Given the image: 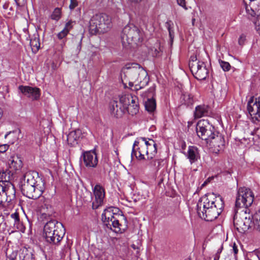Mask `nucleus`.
I'll list each match as a JSON object with an SVG mask.
<instances>
[{
    "label": "nucleus",
    "mask_w": 260,
    "mask_h": 260,
    "mask_svg": "<svg viewBox=\"0 0 260 260\" xmlns=\"http://www.w3.org/2000/svg\"><path fill=\"white\" fill-rule=\"evenodd\" d=\"M254 200V194L249 188H240L238 191L235 206L236 208H245L241 211V213L238 214L235 210L234 216V225L235 229L240 233H244L250 227L252 220L249 215H247L249 210L247 208L250 206Z\"/></svg>",
    "instance_id": "obj_1"
},
{
    "label": "nucleus",
    "mask_w": 260,
    "mask_h": 260,
    "mask_svg": "<svg viewBox=\"0 0 260 260\" xmlns=\"http://www.w3.org/2000/svg\"><path fill=\"white\" fill-rule=\"evenodd\" d=\"M224 202L221 196L214 193H208L203 196L197 204V212L202 219L213 221L221 213Z\"/></svg>",
    "instance_id": "obj_2"
},
{
    "label": "nucleus",
    "mask_w": 260,
    "mask_h": 260,
    "mask_svg": "<svg viewBox=\"0 0 260 260\" xmlns=\"http://www.w3.org/2000/svg\"><path fill=\"white\" fill-rule=\"evenodd\" d=\"M45 182L36 172H27L24 176L21 185L22 194L29 199H38L45 190Z\"/></svg>",
    "instance_id": "obj_3"
},
{
    "label": "nucleus",
    "mask_w": 260,
    "mask_h": 260,
    "mask_svg": "<svg viewBox=\"0 0 260 260\" xmlns=\"http://www.w3.org/2000/svg\"><path fill=\"white\" fill-rule=\"evenodd\" d=\"M65 233L66 230L63 224L55 219H50L44 227L45 240L51 244H58L62 239Z\"/></svg>",
    "instance_id": "obj_4"
},
{
    "label": "nucleus",
    "mask_w": 260,
    "mask_h": 260,
    "mask_svg": "<svg viewBox=\"0 0 260 260\" xmlns=\"http://www.w3.org/2000/svg\"><path fill=\"white\" fill-rule=\"evenodd\" d=\"M144 34L142 30L133 24H128L123 28L121 34V43L125 48L130 45H137L143 40Z\"/></svg>",
    "instance_id": "obj_5"
},
{
    "label": "nucleus",
    "mask_w": 260,
    "mask_h": 260,
    "mask_svg": "<svg viewBox=\"0 0 260 260\" xmlns=\"http://www.w3.org/2000/svg\"><path fill=\"white\" fill-rule=\"evenodd\" d=\"M111 26V20L106 14L101 13L94 15L89 21V30L90 33L95 35L98 32L107 31Z\"/></svg>",
    "instance_id": "obj_6"
},
{
    "label": "nucleus",
    "mask_w": 260,
    "mask_h": 260,
    "mask_svg": "<svg viewBox=\"0 0 260 260\" xmlns=\"http://www.w3.org/2000/svg\"><path fill=\"white\" fill-rule=\"evenodd\" d=\"M115 211L109 219L102 220L107 227L115 233H122L127 227L126 219L124 216Z\"/></svg>",
    "instance_id": "obj_7"
},
{
    "label": "nucleus",
    "mask_w": 260,
    "mask_h": 260,
    "mask_svg": "<svg viewBox=\"0 0 260 260\" xmlns=\"http://www.w3.org/2000/svg\"><path fill=\"white\" fill-rule=\"evenodd\" d=\"M115 211L109 219L102 220L107 227L115 233H122L127 227L126 219L124 216Z\"/></svg>",
    "instance_id": "obj_8"
},
{
    "label": "nucleus",
    "mask_w": 260,
    "mask_h": 260,
    "mask_svg": "<svg viewBox=\"0 0 260 260\" xmlns=\"http://www.w3.org/2000/svg\"><path fill=\"white\" fill-rule=\"evenodd\" d=\"M196 132L198 136L208 143L209 140L217 132L214 126L210 124L208 120H199L196 126Z\"/></svg>",
    "instance_id": "obj_9"
},
{
    "label": "nucleus",
    "mask_w": 260,
    "mask_h": 260,
    "mask_svg": "<svg viewBox=\"0 0 260 260\" xmlns=\"http://www.w3.org/2000/svg\"><path fill=\"white\" fill-rule=\"evenodd\" d=\"M16 198V190L12 182L0 185V205L3 207L8 206Z\"/></svg>",
    "instance_id": "obj_10"
},
{
    "label": "nucleus",
    "mask_w": 260,
    "mask_h": 260,
    "mask_svg": "<svg viewBox=\"0 0 260 260\" xmlns=\"http://www.w3.org/2000/svg\"><path fill=\"white\" fill-rule=\"evenodd\" d=\"M119 100L129 114L136 115L139 112L138 99L136 95L125 94L121 95Z\"/></svg>",
    "instance_id": "obj_11"
},
{
    "label": "nucleus",
    "mask_w": 260,
    "mask_h": 260,
    "mask_svg": "<svg viewBox=\"0 0 260 260\" xmlns=\"http://www.w3.org/2000/svg\"><path fill=\"white\" fill-rule=\"evenodd\" d=\"M141 140L143 143L138 141L134 142L131 154L132 157L135 156L139 160L145 159V155H146L145 138H141Z\"/></svg>",
    "instance_id": "obj_12"
},
{
    "label": "nucleus",
    "mask_w": 260,
    "mask_h": 260,
    "mask_svg": "<svg viewBox=\"0 0 260 260\" xmlns=\"http://www.w3.org/2000/svg\"><path fill=\"white\" fill-rule=\"evenodd\" d=\"M145 74L143 69L133 67L127 69L124 76L128 78L129 86L132 87L138 82L139 75H141V77H146Z\"/></svg>",
    "instance_id": "obj_13"
},
{
    "label": "nucleus",
    "mask_w": 260,
    "mask_h": 260,
    "mask_svg": "<svg viewBox=\"0 0 260 260\" xmlns=\"http://www.w3.org/2000/svg\"><path fill=\"white\" fill-rule=\"evenodd\" d=\"M254 97L251 96L247 104V111L252 117V118L256 121L260 120V97H258V101L255 99L254 102Z\"/></svg>",
    "instance_id": "obj_14"
},
{
    "label": "nucleus",
    "mask_w": 260,
    "mask_h": 260,
    "mask_svg": "<svg viewBox=\"0 0 260 260\" xmlns=\"http://www.w3.org/2000/svg\"><path fill=\"white\" fill-rule=\"evenodd\" d=\"M224 139L223 136L217 132L215 136H213L209 140L208 143L213 153H218L224 146Z\"/></svg>",
    "instance_id": "obj_15"
},
{
    "label": "nucleus",
    "mask_w": 260,
    "mask_h": 260,
    "mask_svg": "<svg viewBox=\"0 0 260 260\" xmlns=\"http://www.w3.org/2000/svg\"><path fill=\"white\" fill-rule=\"evenodd\" d=\"M81 159L87 168H95L98 163V159L95 151H88L84 152Z\"/></svg>",
    "instance_id": "obj_16"
},
{
    "label": "nucleus",
    "mask_w": 260,
    "mask_h": 260,
    "mask_svg": "<svg viewBox=\"0 0 260 260\" xmlns=\"http://www.w3.org/2000/svg\"><path fill=\"white\" fill-rule=\"evenodd\" d=\"M109 109L111 115L116 118H121L127 112L120 100L119 101H111L109 104Z\"/></svg>",
    "instance_id": "obj_17"
},
{
    "label": "nucleus",
    "mask_w": 260,
    "mask_h": 260,
    "mask_svg": "<svg viewBox=\"0 0 260 260\" xmlns=\"http://www.w3.org/2000/svg\"><path fill=\"white\" fill-rule=\"evenodd\" d=\"M18 89L23 94L31 98L33 100H38L40 97L41 90L37 87L20 85Z\"/></svg>",
    "instance_id": "obj_18"
},
{
    "label": "nucleus",
    "mask_w": 260,
    "mask_h": 260,
    "mask_svg": "<svg viewBox=\"0 0 260 260\" xmlns=\"http://www.w3.org/2000/svg\"><path fill=\"white\" fill-rule=\"evenodd\" d=\"M95 201L92 202V208L97 209L102 205L105 197V189L100 184H96L93 188Z\"/></svg>",
    "instance_id": "obj_19"
},
{
    "label": "nucleus",
    "mask_w": 260,
    "mask_h": 260,
    "mask_svg": "<svg viewBox=\"0 0 260 260\" xmlns=\"http://www.w3.org/2000/svg\"><path fill=\"white\" fill-rule=\"evenodd\" d=\"M146 155L148 160H151L154 158L157 153V146L154 140L145 138Z\"/></svg>",
    "instance_id": "obj_20"
},
{
    "label": "nucleus",
    "mask_w": 260,
    "mask_h": 260,
    "mask_svg": "<svg viewBox=\"0 0 260 260\" xmlns=\"http://www.w3.org/2000/svg\"><path fill=\"white\" fill-rule=\"evenodd\" d=\"M82 136V132L79 129L71 132L67 136L68 144L71 146H75L78 144Z\"/></svg>",
    "instance_id": "obj_21"
},
{
    "label": "nucleus",
    "mask_w": 260,
    "mask_h": 260,
    "mask_svg": "<svg viewBox=\"0 0 260 260\" xmlns=\"http://www.w3.org/2000/svg\"><path fill=\"white\" fill-rule=\"evenodd\" d=\"M20 260H36L34 250L30 247H23L19 251Z\"/></svg>",
    "instance_id": "obj_22"
},
{
    "label": "nucleus",
    "mask_w": 260,
    "mask_h": 260,
    "mask_svg": "<svg viewBox=\"0 0 260 260\" xmlns=\"http://www.w3.org/2000/svg\"><path fill=\"white\" fill-rule=\"evenodd\" d=\"M39 212L40 219L42 220H44L50 218V217L53 213V210L51 205L45 203L40 207Z\"/></svg>",
    "instance_id": "obj_23"
},
{
    "label": "nucleus",
    "mask_w": 260,
    "mask_h": 260,
    "mask_svg": "<svg viewBox=\"0 0 260 260\" xmlns=\"http://www.w3.org/2000/svg\"><path fill=\"white\" fill-rule=\"evenodd\" d=\"M9 169L14 172L19 171L22 167V161L18 156H11L9 159Z\"/></svg>",
    "instance_id": "obj_24"
},
{
    "label": "nucleus",
    "mask_w": 260,
    "mask_h": 260,
    "mask_svg": "<svg viewBox=\"0 0 260 260\" xmlns=\"http://www.w3.org/2000/svg\"><path fill=\"white\" fill-rule=\"evenodd\" d=\"M196 67H194V69H193L194 72L192 73L193 76L195 78L199 80H205L207 78L209 73V71L207 68L206 64L201 66V68L199 70H196Z\"/></svg>",
    "instance_id": "obj_25"
},
{
    "label": "nucleus",
    "mask_w": 260,
    "mask_h": 260,
    "mask_svg": "<svg viewBox=\"0 0 260 260\" xmlns=\"http://www.w3.org/2000/svg\"><path fill=\"white\" fill-rule=\"evenodd\" d=\"M14 173L9 169L0 172V185L5 184L7 182H12Z\"/></svg>",
    "instance_id": "obj_26"
},
{
    "label": "nucleus",
    "mask_w": 260,
    "mask_h": 260,
    "mask_svg": "<svg viewBox=\"0 0 260 260\" xmlns=\"http://www.w3.org/2000/svg\"><path fill=\"white\" fill-rule=\"evenodd\" d=\"M209 107L206 105H201L197 106L194 111V117L201 118L203 116H207L210 114Z\"/></svg>",
    "instance_id": "obj_27"
},
{
    "label": "nucleus",
    "mask_w": 260,
    "mask_h": 260,
    "mask_svg": "<svg viewBox=\"0 0 260 260\" xmlns=\"http://www.w3.org/2000/svg\"><path fill=\"white\" fill-rule=\"evenodd\" d=\"M245 8L247 13L252 17L260 14V5H255L254 3H251L248 5L245 3Z\"/></svg>",
    "instance_id": "obj_28"
},
{
    "label": "nucleus",
    "mask_w": 260,
    "mask_h": 260,
    "mask_svg": "<svg viewBox=\"0 0 260 260\" xmlns=\"http://www.w3.org/2000/svg\"><path fill=\"white\" fill-rule=\"evenodd\" d=\"M205 64L204 62L198 60L196 56H191L189 61V67L191 73L194 72V67H196V70H199L201 66Z\"/></svg>",
    "instance_id": "obj_29"
},
{
    "label": "nucleus",
    "mask_w": 260,
    "mask_h": 260,
    "mask_svg": "<svg viewBox=\"0 0 260 260\" xmlns=\"http://www.w3.org/2000/svg\"><path fill=\"white\" fill-rule=\"evenodd\" d=\"M146 77H141V75H139L138 82H136L135 85L136 90L141 89L146 86L149 81V77L146 70H144Z\"/></svg>",
    "instance_id": "obj_30"
},
{
    "label": "nucleus",
    "mask_w": 260,
    "mask_h": 260,
    "mask_svg": "<svg viewBox=\"0 0 260 260\" xmlns=\"http://www.w3.org/2000/svg\"><path fill=\"white\" fill-rule=\"evenodd\" d=\"M182 104L189 106L192 105L194 103L193 96L190 93L185 92L181 95L180 98Z\"/></svg>",
    "instance_id": "obj_31"
},
{
    "label": "nucleus",
    "mask_w": 260,
    "mask_h": 260,
    "mask_svg": "<svg viewBox=\"0 0 260 260\" xmlns=\"http://www.w3.org/2000/svg\"><path fill=\"white\" fill-rule=\"evenodd\" d=\"M198 149L194 147H189L187 151V157L191 164L196 161L198 159Z\"/></svg>",
    "instance_id": "obj_32"
},
{
    "label": "nucleus",
    "mask_w": 260,
    "mask_h": 260,
    "mask_svg": "<svg viewBox=\"0 0 260 260\" xmlns=\"http://www.w3.org/2000/svg\"><path fill=\"white\" fill-rule=\"evenodd\" d=\"M156 101L153 97L150 99H148L147 101L145 102V109L150 113L154 111L156 109Z\"/></svg>",
    "instance_id": "obj_33"
},
{
    "label": "nucleus",
    "mask_w": 260,
    "mask_h": 260,
    "mask_svg": "<svg viewBox=\"0 0 260 260\" xmlns=\"http://www.w3.org/2000/svg\"><path fill=\"white\" fill-rule=\"evenodd\" d=\"M115 211H119V209L112 207L106 209L102 215V220L109 219L112 215H114Z\"/></svg>",
    "instance_id": "obj_34"
},
{
    "label": "nucleus",
    "mask_w": 260,
    "mask_h": 260,
    "mask_svg": "<svg viewBox=\"0 0 260 260\" xmlns=\"http://www.w3.org/2000/svg\"><path fill=\"white\" fill-rule=\"evenodd\" d=\"M252 219L254 228L260 232V210L256 211L252 216Z\"/></svg>",
    "instance_id": "obj_35"
},
{
    "label": "nucleus",
    "mask_w": 260,
    "mask_h": 260,
    "mask_svg": "<svg viewBox=\"0 0 260 260\" xmlns=\"http://www.w3.org/2000/svg\"><path fill=\"white\" fill-rule=\"evenodd\" d=\"M166 27L168 28L169 37L170 38V42L171 44H172L173 42V39L175 36V32L174 29V24L173 22L171 20L168 21L166 23Z\"/></svg>",
    "instance_id": "obj_36"
},
{
    "label": "nucleus",
    "mask_w": 260,
    "mask_h": 260,
    "mask_svg": "<svg viewBox=\"0 0 260 260\" xmlns=\"http://www.w3.org/2000/svg\"><path fill=\"white\" fill-rule=\"evenodd\" d=\"M13 228L15 230H18L22 233H24L25 231V226L20 219L14 222Z\"/></svg>",
    "instance_id": "obj_37"
},
{
    "label": "nucleus",
    "mask_w": 260,
    "mask_h": 260,
    "mask_svg": "<svg viewBox=\"0 0 260 260\" xmlns=\"http://www.w3.org/2000/svg\"><path fill=\"white\" fill-rule=\"evenodd\" d=\"M61 9L56 8L51 15V18L53 20L58 21L61 17Z\"/></svg>",
    "instance_id": "obj_38"
},
{
    "label": "nucleus",
    "mask_w": 260,
    "mask_h": 260,
    "mask_svg": "<svg viewBox=\"0 0 260 260\" xmlns=\"http://www.w3.org/2000/svg\"><path fill=\"white\" fill-rule=\"evenodd\" d=\"M30 45L32 48V50H35V51H38L40 46L39 39L35 38L33 39H31L30 41Z\"/></svg>",
    "instance_id": "obj_39"
},
{
    "label": "nucleus",
    "mask_w": 260,
    "mask_h": 260,
    "mask_svg": "<svg viewBox=\"0 0 260 260\" xmlns=\"http://www.w3.org/2000/svg\"><path fill=\"white\" fill-rule=\"evenodd\" d=\"M148 161L145 165L144 168L145 169H148L149 170L155 171L156 170V166L155 163V159L153 158L151 160H148Z\"/></svg>",
    "instance_id": "obj_40"
},
{
    "label": "nucleus",
    "mask_w": 260,
    "mask_h": 260,
    "mask_svg": "<svg viewBox=\"0 0 260 260\" xmlns=\"http://www.w3.org/2000/svg\"><path fill=\"white\" fill-rule=\"evenodd\" d=\"M219 63L221 68L224 71L228 72L230 70L231 66L228 62L220 60Z\"/></svg>",
    "instance_id": "obj_41"
},
{
    "label": "nucleus",
    "mask_w": 260,
    "mask_h": 260,
    "mask_svg": "<svg viewBox=\"0 0 260 260\" xmlns=\"http://www.w3.org/2000/svg\"><path fill=\"white\" fill-rule=\"evenodd\" d=\"M75 23V21L69 20L66 23L65 26L63 29L65 30V31L69 34L70 31L73 28V26Z\"/></svg>",
    "instance_id": "obj_42"
},
{
    "label": "nucleus",
    "mask_w": 260,
    "mask_h": 260,
    "mask_svg": "<svg viewBox=\"0 0 260 260\" xmlns=\"http://www.w3.org/2000/svg\"><path fill=\"white\" fill-rule=\"evenodd\" d=\"M254 24L256 31L260 35V14L256 17V20L254 21Z\"/></svg>",
    "instance_id": "obj_43"
},
{
    "label": "nucleus",
    "mask_w": 260,
    "mask_h": 260,
    "mask_svg": "<svg viewBox=\"0 0 260 260\" xmlns=\"http://www.w3.org/2000/svg\"><path fill=\"white\" fill-rule=\"evenodd\" d=\"M6 255L7 257L10 260H15L17 256V252L16 251H13L11 254L9 253V250L6 252Z\"/></svg>",
    "instance_id": "obj_44"
},
{
    "label": "nucleus",
    "mask_w": 260,
    "mask_h": 260,
    "mask_svg": "<svg viewBox=\"0 0 260 260\" xmlns=\"http://www.w3.org/2000/svg\"><path fill=\"white\" fill-rule=\"evenodd\" d=\"M82 38H83L82 36L80 37V38H79L78 37H75V39L78 41V44L77 46V49H76V52L77 53H79L80 52V51H81Z\"/></svg>",
    "instance_id": "obj_45"
},
{
    "label": "nucleus",
    "mask_w": 260,
    "mask_h": 260,
    "mask_svg": "<svg viewBox=\"0 0 260 260\" xmlns=\"http://www.w3.org/2000/svg\"><path fill=\"white\" fill-rule=\"evenodd\" d=\"M164 159L162 158H155V163L156 166V170H158L161 166V164L164 162Z\"/></svg>",
    "instance_id": "obj_46"
},
{
    "label": "nucleus",
    "mask_w": 260,
    "mask_h": 260,
    "mask_svg": "<svg viewBox=\"0 0 260 260\" xmlns=\"http://www.w3.org/2000/svg\"><path fill=\"white\" fill-rule=\"evenodd\" d=\"M68 33L65 31V30L62 29L61 31H60L57 35V38L59 40H62L63 38H66Z\"/></svg>",
    "instance_id": "obj_47"
},
{
    "label": "nucleus",
    "mask_w": 260,
    "mask_h": 260,
    "mask_svg": "<svg viewBox=\"0 0 260 260\" xmlns=\"http://www.w3.org/2000/svg\"><path fill=\"white\" fill-rule=\"evenodd\" d=\"M78 5V2L77 0H70V4L69 8L70 10H74Z\"/></svg>",
    "instance_id": "obj_48"
},
{
    "label": "nucleus",
    "mask_w": 260,
    "mask_h": 260,
    "mask_svg": "<svg viewBox=\"0 0 260 260\" xmlns=\"http://www.w3.org/2000/svg\"><path fill=\"white\" fill-rule=\"evenodd\" d=\"M10 217L12 219H13L14 222H15V221H18V220L20 219L19 213L17 211L11 214Z\"/></svg>",
    "instance_id": "obj_49"
},
{
    "label": "nucleus",
    "mask_w": 260,
    "mask_h": 260,
    "mask_svg": "<svg viewBox=\"0 0 260 260\" xmlns=\"http://www.w3.org/2000/svg\"><path fill=\"white\" fill-rule=\"evenodd\" d=\"M246 41V36L242 34L241 35L238 40V43L240 45L242 46L243 45L245 41Z\"/></svg>",
    "instance_id": "obj_50"
},
{
    "label": "nucleus",
    "mask_w": 260,
    "mask_h": 260,
    "mask_svg": "<svg viewBox=\"0 0 260 260\" xmlns=\"http://www.w3.org/2000/svg\"><path fill=\"white\" fill-rule=\"evenodd\" d=\"M222 246H221V247L218 249L217 252L214 255V260H219L220 257V254L222 250Z\"/></svg>",
    "instance_id": "obj_51"
},
{
    "label": "nucleus",
    "mask_w": 260,
    "mask_h": 260,
    "mask_svg": "<svg viewBox=\"0 0 260 260\" xmlns=\"http://www.w3.org/2000/svg\"><path fill=\"white\" fill-rule=\"evenodd\" d=\"M178 5L183 8L185 10H187V8L186 6L185 0H177Z\"/></svg>",
    "instance_id": "obj_52"
},
{
    "label": "nucleus",
    "mask_w": 260,
    "mask_h": 260,
    "mask_svg": "<svg viewBox=\"0 0 260 260\" xmlns=\"http://www.w3.org/2000/svg\"><path fill=\"white\" fill-rule=\"evenodd\" d=\"M9 145L8 144H3L0 145V152H5L9 148Z\"/></svg>",
    "instance_id": "obj_53"
},
{
    "label": "nucleus",
    "mask_w": 260,
    "mask_h": 260,
    "mask_svg": "<svg viewBox=\"0 0 260 260\" xmlns=\"http://www.w3.org/2000/svg\"><path fill=\"white\" fill-rule=\"evenodd\" d=\"M16 5L19 7H22L24 6L26 0H14Z\"/></svg>",
    "instance_id": "obj_54"
},
{
    "label": "nucleus",
    "mask_w": 260,
    "mask_h": 260,
    "mask_svg": "<svg viewBox=\"0 0 260 260\" xmlns=\"http://www.w3.org/2000/svg\"><path fill=\"white\" fill-rule=\"evenodd\" d=\"M232 250H233L235 255H236L238 253V246L237 245V244L235 243H234L233 244Z\"/></svg>",
    "instance_id": "obj_55"
},
{
    "label": "nucleus",
    "mask_w": 260,
    "mask_h": 260,
    "mask_svg": "<svg viewBox=\"0 0 260 260\" xmlns=\"http://www.w3.org/2000/svg\"><path fill=\"white\" fill-rule=\"evenodd\" d=\"M131 246L134 249H135V250L137 249V254H138L139 253V247L138 246H137L136 245H135V244H132Z\"/></svg>",
    "instance_id": "obj_56"
},
{
    "label": "nucleus",
    "mask_w": 260,
    "mask_h": 260,
    "mask_svg": "<svg viewBox=\"0 0 260 260\" xmlns=\"http://www.w3.org/2000/svg\"><path fill=\"white\" fill-rule=\"evenodd\" d=\"M132 3H138L141 2L142 0H128Z\"/></svg>",
    "instance_id": "obj_57"
},
{
    "label": "nucleus",
    "mask_w": 260,
    "mask_h": 260,
    "mask_svg": "<svg viewBox=\"0 0 260 260\" xmlns=\"http://www.w3.org/2000/svg\"><path fill=\"white\" fill-rule=\"evenodd\" d=\"M2 115H3V111H2V110L0 108V119L2 118Z\"/></svg>",
    "instance_id": "obj_58"
},
{
    "label": "nucleus",
    "mask_w": 260,
    "mask_h": 260,
    "mask_svg": "<svg viewBox=\"0 0 260 260\" xmlns=\"http://www.w3.org/2000/svg\"><path fill=\"white\" fill-rule=\"evenodd\" d=\"M149 90L150 91V92H154V88H150Z\"/></svg>",
    "instance_id": "obj_59"
},
{
    "label": "nucleus",
    "mask_w": 260,
    "mask_h": 260,
    "mask_svg": "<svg viewBox=\"0 0 260 260\" xmlns=\"http://www.w3.org/2000/svg\"><path fill=\"white\" fill-rule=\"evenodd\" d=\"M8 7V5L7 4H5L4 6H3V8L5 9H7Z\"/></svg>",
    "instance_id": "obj_60"
},
{
    "label": "nucleus",
    "mask_w": 260,
    "mask_h": 260,
    "mask_svg": "<svg viewBox=\"0 0 260 260\" xmlns=\"http://www.w3.org/2000/svg\"><path fill=\"white\" fill-rule=\"evenodd\" d=\"M10 133H11L10 132L7 133L5 135V138H6L7 137V136H8L10 134Z\"/></svg>",
    "instance_id": "obj_61"
},
{
    "label": "nucleus",
    "mask_w": 260,
    "mask_h": 260,
    "mask_svg": "<svg viewBox=\"0 0 260 260\" xmlns=\"http://www.w3.org/2000/svg\"><path fill=\"white\" fill-rule=\"evenodd\" d=\"M250 1V4L252 3L253 2H254L255 0H249Z\"/></svg>",
    "instance_id": "obj_62"
},
{
    "label": "nucleus",
    "mask_w": 260,
    "mask_h": 260,
    "mask_svg": "<svg viewBox=\"0 0 260 260\" xmlns=\"http://www.w3.org/2000/svg\"><path fill=\"white\" fill-rule=\"evenodd\" d=\"M155 51L157 52V53H156V55H157V53H158L159 52L156 49H155Z\"/></svg>",
    "instance_id": "obj_63"
},
{
    "label": "nucleus",
    "mask_w": 260,
    "mask_h": 260,
    "mask_svg": "<svg viewBox=\"0 0 260 260\" xmlns=\"http://www.w3.org/2000/svg\"><path fill=\"white\" fill-rule=\"evenodd\" d=\"M258 259L260 260V253L258 255Z\"/></svg>",
    "instance_id": "obj_64"
}]
</instances>
